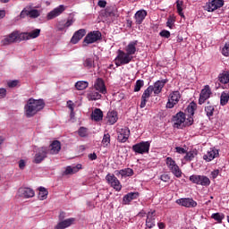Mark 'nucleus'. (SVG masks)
Wrapping results in <instances>:
<instances>
[{
	"mask_svg": "<svg viewBox=\"0 0 229 229\" xmlns=\"http://www.w3.org/2000/svg\"><path fill=\"white\" fill-rule=\"evenodd\" d=\"M44 106H46V104L43 99L29 98L24 106V114L28 118L33 117L37 115L40 110H44Z\"/></svg>",
	"mask_w": 229,
	"mask_h": 229,
	"instance_id": "nucleus-1",
	"label": "nucleus"
},
{
	"mask_svg": "<svg viewBox=\"0 0 229 229\" xmlns=\"http://www.w3.org/2000/svg\"><path fill=\"white\" fill-rule=\"evenodd\" d=\"M22 32L19 30H13L9 35L4 36V38L1 40L2 46H12V44H15V42H22L21 38Z\"/></svg>",
	"mask_w": 229,
	"mask_h": 229,
	"instance_id": "nucleus-2",
	"label": "nucleus"
},
{
	"mask_svg": "<svg viewBox=\"0 0 229 229\" xmlns=\"http://www.w3.org/2000/svg\"><path fill=\"white\" fill-rule=\"evenodd\" d=\"M131 60H133V55H129L126 52L119 49L114 62L116 67H121V65H128Z\"/></svg>",
	"mask_w": 229,
	"mask_h": 229,
	"instance_id": "nucleus-3",
	"label": "nucleus"
},
{
	"mask_svg": "<svg viewBox=\"0 0 229 229\" xmlns=\"http://www.w3.org/2000/svg\"><path fill=\"white\" fill-rule=\"evenodd\" d=\"M165 164L169 171L174 174V176H175L176 178H182V169H180V166H178L176 161H174L173 157H166Z\"/></svg>",
	"mask_w": 229,
	"mask_h": 229,
	"instance_id": "nucleus-4",
	"label": "nucleus"
},
{
	"mask_svg": "<svg viewBox=\"0 0 229 229\" xmlns=\"http://www.w3.org/2000/svg\"><path fill=\"white\" fill-rule=\"evenodd\" d=\"M149 148H151V142L149 141H141L136 143L132 146V151L136 155H144L149 153Z\"/></svg>",
	"mask_w": 229,
	"mask_h": 229,
	"instance_id": "nucleus-5",
	"label": "nucleus"
},
{
	"mask_svg": "<svg viewBox=\"0 0 229 229\" xmlns=\"http://www.w3.org/2000/svg\"><path fill=\"white\" fill-rule=\"evenodd\" d=\"M47 155H49V148L47 147H40L36 150V154L34 156L33 164H42L46 158H47Z\"/></svg>",
	"mask_w": 229,
	"mask_h": 229,
	"instance_id": "nucleus-6",
	"label": "nucleus"
},
{
	"mask_svg": "<svg viewBox=\"0 0 229 229\" xmlns=\"http://www.w3.org/2000/svg\"><path fill=\"white\" fill-rule=\"evenodd\" d=\"M101 32L99 30H93L86 35L83 40V46H89V44H94L98 40H101Z\"/></svg>",
	"mask_w": 229,
	"mask_h": 229,
	"instance_id": "nucleus-7",
	"label": "nucleus"
},
{
	"mask_svg": "<svg viewBox=\"0 0 229 229\" xmlns=\"http://www.w3.org/2000/svg\"><path fill=\"white\" fill-rule=\"evenodd\" d=\"M190 182L196 185H201L202 187H208L210 185V179L205 175H191L190 176Z\"/></svg>",
	"mask_w": 229,
	"mask_h": 229,
	"instance_id": "nucleus-8",
	"label": "nucleus"
},
{
	"mask_svg": "<svg viewBox=\"0 0 229 229\" xmlns=\"http://www.w3.org/2000/svg\"><path fill=\"white\" fill-rule=\"evenodd\" d=\"M106 180L107 183L113 187V189H115L117 192L123 189V185H121V182L119 179L116 178V176L114 174H107L106 176Z\"/></svg>",
	"mask_w": 229,
	"mask_h": 229,
	"instance_id": "nucleus-9",
	"label": "nucleus"
},
{
	"mask_svg": "<svg viewBox=\"0 0 229 229\" xmlns=\"http://www.w3.org/2000/svg\"><path fill=\"white\" fill-rule=\"evenodd\" d=\"M175 203L186 208H196V207H198V202H196L193 198L178 199Z\"/></svg>",
	"mask_w": 229,
	"mask_h": 229,
	"instance_id": "nucleus-10",
	"label": "nucleus"
},
{
	"mask_svg": "<svg viewBox=\"0 0 229 229\" xmlns=\"http://www.w3.org/2000/svg\"><path fill=\"white\" fill-rule=\"evenodd\" d=\"M117 140L124 144L130 139V129L128 127L118 128L116 130Z\"/></svg>",
	"mask_w": 229,
	"mask_h": 229,
	"instance_id": "nucleus-11",
	"label": "nucleus"
},
{
	"mask_svg": "<svg viewBox=\"0 0 229 229\" xmlns=\"http://www.w3.org/2000/svg\"><path fill=\"white\" fill-rule=\"evenodd\" d=\"M182 95L180 91H174L168 97V101L166 103V108H174V106L178 105Z\"/></svg>",
	"mask_w": 229,
	"mask_h": 229,
	"instance_id": "nucleus-12",
	"label": "nucleus"
},
{
	"mask_svg": "<svg viewBox=\"0 0 229 229\" xmlns=\"http://www.w3.org/2000/svg\"><path fill=\"white\" fill-rule=\"evenodd\" d=\"M225 5V0H212L211 2H208L205 5V10L207 12H216V10H219V8H223Z\"/></svg>",
	"mask_w": 229,
	"mask_h": 229,
	"instance_id": "nucleus-13",
	"label": "nucleus"
},
{
	"mask_svg": "<svg viewBox=\"0 0 229 229\" xmlns=\"http://www.w3.org/2000/svg\"><path fill=\"white\" fill-rule=\"evenodd\" d=\"M210 96H212V89H210V86L206 85L200 91L199 105H203L207 99L210 98Z\"/></svg>",
	"mask_w": 229,
	"mask_h": 229,
	"instance_id": "nucleus-14",
	"label": "nucleus"
},
{
	"mask_svg": "<svg viewBox=\"0 0 229 229\" xmlns=\"http://www.w3.org/2000/svg\"><path fill=\"white\" fill-rule=\"evenodd\" d=\"M165 83H167L165 80L157 81L153 86H148V88L152 89L151 91L154 92L155 96H158L162 92V89L165 87Z\"/></svg>",
	"mask_w": 229,
	"mask_h": 229,
	"instance_id": "nucleus-15",
	"label": "nucleus"
},
{
	"mask_svg": "<svg viewBox=\"0 0 229 229\" xmlns=\"http://www.w3.org/2000/svg\"><path fill=\"white\" fill-rule=\"evenodd\" d=\"M40 37V29H35L30 32H21L22 40H31L33 38H38Z\"/></svg>",
	"mask_w": 229,
	"mask_h": 229,
	"instance_id": "nucleus-16",
	"label": "nucleus"
},
{
	"mask_svg": "<svg viewBox=\"0 0 229 229\" xmlns=\"http://www.w3.org/2000/svg\"><path fill=\"white\" fill-rule=\"evenodd\" d=\"M65 12V5L61 4L58 7L55 8L53 11L48 13L47 19L48 21H51L52 19H55L58 17V15H62Z\"/></svg>",
	"mask_w": 229,
	"mask_h": 229,
	"instance_id": "nucleus-17",
	"label": "nucleus"
},
{
	"mask_svg": "<svg viewBox=\"0 0 229 229\" xmlns=\"http://www.w3.org/2000/svg\"><path fill=\"white\" fill-rule=\"evenodd\" d=\"M185 123V114L183 112H179L174 117V128H181Z\"/></svg>",
	"mask_w": 229,
	"mask_h": 229,
	"instance_id": "nucleus-18",
	"label": "nucleus"
},
{
	"mask_svg": "<svg viewBox=\"0 0 229 229\" xmlns=\"http://www.w3.org/2000/svg\"><path fill=\"white\" fill-rule=\"evenodd\" d=\"M84 35H87V30L85 29H80L79 30L75 31L71 38L72 44H78L80 40L83 38Z\"/></svg>",
	"mask_w": 229,
	"mask_h": 229,
	"instance_id": "nucleus-19",
	"label": "nucleus"
},
{
	"mask_svg": "<svg viewBox=\"0 0 229 229\" xmlns=\"http://www.w3.org/2000/svg\"><path fill=\"white\" fill-rule=\"evenodd\" d=\"M60 149H62V143L58 140H54L48 148V154L58 155V153H60Z\"/></svg>",
	"mask_w": 229,
	"mask_h": 229,
	"instance_id": "nucleus-20",
	"label": "nucleus"
},
{
	"mask_svg": "<svg viewBox=\"0 0 229 229\" xmlns=\"http://www.w3.org/2000/svg\"><path fill=\"white\" fill-rule=\"evenodd\" d=\"M74 221H76V218L71 217L67 218L64 221L59 222L56 225H55L54 229H65L69 228L72 225H74Z\"/></svg>",
	"mask_w": 229,
	"mask_h": 229,
	"instance_id": "nucleus-21",
	"label": "nucleus"
},
{
	"mask_svg": "<svg viewBox=\"0 0 229 229\" xmlns=\"http://www.w3.org/2000/svg\"><path fill=\"white\" fill-rule=\"evenodd\" d=\"M152 89L148 87V89H146L141 96V102L140 105V108H145L146 107V103H148V99H149V98H151V94H153V91H151Z\"/></svg>",
	"mask_w": 229,
	"mask_h": 229,
	"instance_id": "nucleus-22",
	"label": "nucleus"
},
{
	"mask_svg": "<svg viewBox=\"0 0 229 229\" xmlns=\"http://www.w3.org/2000/svg\"><path fill=\"white\" fill-rule=\"evenodd\" d=\"M217 157H219V150L216 148H210L208 150L207 154L204 155L203 158L207 162H212V160H214V158H217Z\"/></svg>",
	"mask_w": 229,
	"mask_h": 229,
	"instance_id": "nucleus-23",
	"label": "nucleus"
},
{
	"mask_svg": "<svg viewBox=\"0 0 229 229\" xmlns=\"http://www.w3.org/2000/svg\"><path fill=\"white\" fill-rule=\"evenodd\" d=\"M137 44H139V41H131L126 47H125V53L129 55L130 56H133L135 53H137Z\"/></svg>",
	"mask_w": 229,
	"mask_h": 229,
	"instance_id": "nucleus-24",
	"label": "nucleus"
},
{
	"mask_svg": "<svg viewBox=\"0 0 229 229\" xmlns=\"http://www.w3.org/2000/svg\"><path fill=\"white\" fill-rule=\"evenodd\" d=\"M18 192L21 198L28 199L33 198V196H35V191H33L31 188H20Z\"/></svg>",
	"mask_w": 229,
	"mask_h": 229,
	"instance_id": "nucleus-25",
	"label": "nucleus"
},
{
	"mask_svg": "<svg viewBox=\"0 0 229 229\" xmlns=\"http://www.w3.org/2000/svg\"><path fill=\"white\" fill-rule=\"evenodd\" d=\"M148 16V12L144 9L139 10L134 14V19L136 21V24H142L144 22V19Z\"/></svg>",
	"mask_w": 229,
	"mask_h": 229,
	"instance_id": "nucleus-26",
	"label": "nucleus"
},
{
	"mask_svg": "<svg viewBox=\"0 0 229 229\" xmlns=\"http://www.w3.org/2000/svg\"><path fill=\"white\" fill-rule=\"evenodd\" d=\"M156 211H149L147 214V219H146V226L148 228H153L155 226V217H156Z\"/></svg>",
	"mask_w": 229,
	"mask_h": 229,
	"instance_id": "nucleus-27",
	"label": "nucleus"
},
{
	"mask_svg": "<svg viewBox=\"0 0 229 229\" xmlns=\"http://www.w3.org/2000/svg\"><path fill=\"white\" fill-rule=\"evenodd\" d=\"M139 198V192H130L126 194L123 199V205H130L133 199H137Z\"/></svg>",
	"mask_w": 229,
	"mask_h": 229,
	"instance_id": "nucleus-28",
	"label": "nucleus"
},
{
	"mask_svg": "<svg viewBox=\"0 0 229 229\" xmlns=\"http://www.w3.org/2000/svg\"><path fill=\"white\" fill-rule=\"evenodd\" d=\"M119 119L116 111H109L106 114V121L109 124H115Z\"/></svg>",
	"mask_w": 229,
	"mask_h": 229,
	"instance_id": "nucleus-29",
	"label": "nucleus"
},
{
	"mask_svg": "<svg viewBox=\"0 0 229 229\" xmlns=\"http://www.w3.org/2000/svg\"><path fill=\"white\" fill-rule=\"evenodd\" d=\"M95 89L100 92V94H106V88L105 87V81L102 79H97L94 84Z\"/></svg>",
	"mask_w": 229,
	"mask_h": 229,
	"instance_id": "nucleus-30",
	"label": "nucleus"
},
{
	"mask_svg": "<svg viewBox=\"0 0 229 229\" xmlns=\"http://www.w3.org/2000/svg\"><path fill=\"white\" fill-rule=\"evenodd\" d=\"M114 174L116 176L126 177V176H133V169L131 168H125L122 170L114 171Z\"/></svg>",
	"mask_w": 229,
	"mask_h": 229,
	"instance_id": "nucleus-31",
	"label": "nucleus"
},
{
	"mask_svg": "<svg viewBox=\"0 0 229 229\" xmlns=\"http://www.w3.org/2000/svg\"><path fill=\"white\" fill-rule=\"evenodd\" d=\"M204 112L208 119H210V117H214V112H216V106L210 104V102H208L204 108Z\"/></svg>",
	"mask_w": 229,
	"mask_h": 229,
	"instance_id": "nucleus-32",
	"label": "nucleus"
},
{
	"mask_svg": "<svg viewBox=\"0 0 229 229\" xmlns=\"http://www.w3.org/2000/svg\"><path fill=\"white\" fill-rule=\"evenodd\" d=\"M91 119L97 123L103 121V111L99 108H96L91 114Z\"/></svg>",
	"mask_w": 229,
	"mask_h": 229,
	"instance_id": "nucleus-33",
	"label": "nucleus"
},
{
	"mask_svg": "<svg viewBox=\"0 0 229 229\" xmlns=\"http://www.w3.org/2000/svg\"><path fill=\"white\" fill-rule=\"evenodd\" d=\"M80 169H81V165H77L76 166H67L64 172V174H75V173H78Z\"/></svg>",
	"mask_w": 229,
	"mask_h": 229,
	"instance_id": "nucleus-34",
	"label": "nucleus"
},
{
	"mask_svg": "<svg viewBox=\"0 0 229 229\" xmlns=\"http://www.w3.org/2000/svg\"><path fill=\"white\" fill-rule=\"evenodd\" d=\"M218 81L222 83V85H226V83H229V72H223L222 73H219Z\"/></svg>",
	"mask_w": 229,
	"mask_h": 229,
	"instance_id": "nucleus-35",
	"label": "nucleus"
},
{
	"mask_svg": "<svg viewBox=\"0 0 229 229\" xmlns=\"http://www.w3.org/2000/svg\"><path fill=\"white\" fill-rule=\"evenodd\" d=\"M198 156V150L197 149H191L188 152H186V155L184 157V160L187 162H191L194 160V158Z\"/></svg>",
	"mask_w": 229,
	"mask_h": 229,
	"instance_id": "nucleus-36",
	"label": "nucleus"
},
{
	"mask_svg": "<svg viewBox=\"0 0 229 229\" xmlns=\"http://www.w3.org/2000/svg\"><path fill=\"white\" fill-rule=\"evenodd\" d=\"M96 58L94 57H89L84 60L83 65L87 69H92V67H96V63H95Z\"/></svg>",
	"mask_w": 229,
	"mask_h": 229,
	"instance_id": "nucleus-37",
	"label": "nucleus"
},
{
	"mask_svg": "<svg viewBox=\"0 0 229 229\" xmlns=\"http://www.w3.org/2000/svg\"><path fill=\"white\" fill-rule=\"evenodd\" d=\"M49 194V191L44 187L39 188V193H38V199L40 201H44V199H47V195Z\"/></svg>",
	"mask_w": 229,
	"mask_h": 229,
	"instance_id": "nucleus-38",
	"label": "nucleus"
},
{
	"mask_svg": "<svg viewBox=\"0 0 229 229\" xmlns=\"http://www.w3.org/2000/svg\"><path fill=\"white\" fill-rule=\"evenodd\" d=\"M229 101V92L228 91H223L220 97V105L222 106H225Z\"/></svg>",
	"mask_w": 229,
	"mask_h": 229,
	"instance_id": "nucleus-39",
	"label": "nucleus"
},
{
	"mask_svg": "<svg viewBox=\"0 0 229 229\" xmlns=\"http://www.w3.org/2000/svg\"><path fill=\"white\" fill-rule=\"evenodd\" d=\"M89 87V82L85 81H79L75 83V88L77 90H85Z\"/></svg>",
	"mask_w": 229,
	"mask_h": 229,
	"instance_id": "nucleus-40",
	"label": "nucleus"
},
{
	"mask_svg": "<svg viewBox=\"0 0 229 229\" xmlns=\"http://www.w3.org/2000/svg\"><path fill=\"white\" fill-rule=\"evenodd\" d=\"M88 98L89 101H97V99H101V94L98 91H91L89 95Z\"/></svg>",
	"mask_w": 229,
	"mask_h": 229,
	"instance_id": "nucleus-41",
	"label": "nucleus"
},
{
	"mask_svg": "<svg viewBox=\"0 0 229 229\" xmlns=\"http://www.w3.org/2000/svg\"><path fill=\"white\" fill-rule=\"evenodd\" d=\"M176 8H177V12H178L179 15L181 17H185V15L183 14V1L177 0L176 1Z\"/></svg>",
	"mask_w": 229,
	"mask_h": 229,
	"instance_id": "nucleus-42",
	"label": "nucleus"
},
{
	"mask_svg": "<svg viewBox=\"0 0 229 229\" xmlns=\"http://www.w3.org/2000/svg\"><path fill=\"white\" fill-rule=\"evenodd\" d=\"M104 15L106 17H115V9H114L113 7H107L104 12Z\"/></svg>",
	"mask_w": 229,
	"mask_h": 229,
	"instance_id": "nucleus-43",
	"label": "nucleus"
},
{
	"mask_svg": "<svg viewBox=\"0 0 229 229\" xmlns=\"http://www.w3.org/2000/svg\"><path fill=\"white\" fill-rule=\"evenodd\" d=\"M211 217L212 219H215V221H217V223H222L225 219V215L222 213H214Z\"/></svg>",
	"mask_w": 229,
	"mask_h": 229,
	"instance_id": "nucleus-44",
	"label": "nucleus"
},
{
	"mask_svg": "<svg viewBox=\"0 0 229 229\" xmlns=\"http://www.w3.org/2000/svg\"><path fill=\"white\" fill-rule=\"evenodd\" d=\"M28 13H29V17H30L31 19H37L38 17H40V11L37 9H32L29 11Z\"/></svg>",
	"mask_w": 229,
	"mask_h": 229,
	"instance_id": "nucleus-45",
	"label": "nucleus"
},
{
	"mask_svg": "<svg viewBox=\"0 0 229 229\" xmlns=\"http://www.w3.org/2000/svg\"><path fill=\"white\" fill-rule=\"evenodd\" d=\"M102 144L104 148H106L110 145V134L106 133L104 134L103 140H102Z\"/></svg>",
	"mask_w": 229,
	"mask_h": 229,
	"instance_id": "nucleus-46",
	"label": "nucleus"
},
{
	"mask_svg": "<svg viewBox=\"0 0 229 229\" xmlns=\"http://www.w3.org/2000/svg\"><path fill=\"white\" fill-rule=\"evenodd\" d=\"M142 87H144V81L142 80H138L135 83L134 86V92H139L140 91V89H142Z\"/></svg>",
	"mask_w": 229,
	"mask_h": 229,
	"instance_id": "nucleus-47",
	"label": "nucleus"
},
{
	"mask_svg": "<svg viewBox=\"0 0 229 229\" xmlns=\"http://www.w3.org/2000/svg\"><path fill=\"white\" fill-rule=\"evenodd\" d=\"M74 22H76V19L74 18V16H70L64 23V26L66 27V29L71 28V26H72Z\"/></svg>",
	"mask_w": 229,
	"mask_h": 229,
	"instance_id": "nucleus-48",
	"label": "nucleus"
},
{
	"mask_svg": "<svg viewBox=\"0 0 229 229\" xmlns=\"http://www.w3.org/2000/svg\"><path fill=\"white\" fill-rule=\"evenodd\" d=\"M196 104L191 103L187 107V112L190 114V115H194V112L196 111Z\"/></svg>",
	"mask_w": 229,
	"mask_h": 229,
	"instance_id": "nucleus-49",
	"label": "nucleus"
},
{
	"mask_svg": "<svg viewBox=\"0 0 229 229\" xmlns=\"http://www.w3.org/2000/svg\"><path fill=\"white\" fill-rule=\"evenodd\" d=\"M17 85H19L18 80L9 81L7 82V87H9V89H13L14 87H17Z\"/></svg>",
	"mask_w": 229,
	"mask_h": 229,
	"instance_id": "nucleus-50",
	"label": "nucleus"
},
{
	"mask_svg": "<svg viewBox=\"0 0 229 229\" xmlns=\"http://www.w3.org/2000/svg\"><path fill=\"white\" fill-rule=\"evenodd\" d=\"M78 133L80 137H87V128L81 127L78 131Z\"/></svg>",
	"mask_w": 229,
	"mask_h": 229,
	"instance_id": "nucleus-51",
	"label": "nucleus"
},
{
	"mask_svg": "<svg viewBox=\"0 0 229 229\" xmlns=\"http://www.w3.org/2000/svg\"><path fill=\"white\" fill-rule=\"evenodd\" d=\"M222 54L224 55V56H229V44L226 43L225 45V47L222 49Z\"/></svg>",
	"mask_w": 229,
	"mask_h": 229,
	"instance_id": "nucleus-52",
	"label": "nucleus"
},
{
	"mask_svg": "<svg viewBox=\"0 0 229 229\" xmlns=\"http://www.w3.org/2000/svg\"><path fill=\"white\" fill-rule=\"evenodd\" d=\"M28 15H30V11L24 8L20 13V19H25L26 17H28Z\"/></svg>",
	"mask_w": 229,
	"mask_h": 229,
	"instance_id": "nucleus-53",
	"label": "nucleus"
},
{
	"mask_svg": "<svg viewBox=\"0 0 229 229\" xmlns=\"http://www.w3.org/2000/svg\"><path fill=\"white\" fill-rule=\"evenodd\" d=\"M160 37H163L164 38H169V37H171V32H169V30H162L159 33Z\"/></svg>",
	"mask_w": 229,
	"mask_h": 229,
	"instance_id": "nucleus-54",
	"label": "nucleus"
},
{
	"mask_svg": "<svg viewBox=\"0 0 229 229\" xmlns=\"http://www.w3.org/2000/svg\"><path fill=\"white\" fill-rule=\"evenodd\" d=\"M166 26L170 28V30H173V26H174V20L173 18H168Z\"/></svg>",
	"mask_w": 229,
	"mask_h": 229,
	"instance_id": "nucleus-55",
	"label": "nucleus"
},
{
	"mask_svg": "<svg viewBox=\"0 0 229 229\" xmlns=\"http://www.w3.org/2000/svg\"><path fill=\"white\" fill-rule=\"evenodd\" d=\"M176 153H179V155H185L187 153V150L182 147H176L175 148Z\"/></svg>",
	"mask_w": 229,
	"mask_h": 229,
	"instance_id": "nucleus-56",
	"label": "nucleus"
},
{
	"mask_svg": "<svg viewBox=\"0 0 229 229\" xmlns=\"http://www.w3.org/2000/svg\"><path fill=\"white\" fill-rule=\"evenodd\" d=\"M6 98V89L0 88V99H4Z\"/></svg>",
	"mask_w": 229,
	"mask_h": 229,
	"instance_id": "nucleus-57",
	"label": "nucleus"
},
{
	"mask_svg": "<svg viewBox=\"0 0 229 229\" xmlns=\"http://www.w3.org/2000/svg\"><path fill=\"white\" fill-rule=\"evenodd\" d=\"M58 31H65L67 30V27L65 26V23H58L57 25Z\"/></svg>",
	"mask_w": 229,
	"mask_h": 229,
	"instance_id": "nucleus-58",
	"label": "nucleus"
},
{
	"mask_svg": "<svg viewBox=\"0 0 229 229\" xmlns=\"http://www.w3.org/2000/svg\"><path fill=\"white\" fill-rule=\"evenodd\" d=\"M160 180H162V182H167L169 180H171V178L169 177V174H162Z\"/></svg>",
	"mask_w": 229,
	"mask_h": 229,
	"instance_id": "nucleus-59",
	"label": "nucleus"
},
{
	"mask_svg": "<svg viewBox=\"0 0 229 229\" xmlns=\"http://www.w3.org/2000/svg\"><path fill=\"white\" fill-rule=\"evenodd\" d=\"M98 5L100 7V8H105L106 6V1L105 0H99L98 3Z\"/></svg>",
	"mask_w": 229,
	"mask_h": 229,
	"instance_id": "nucleus-60",
	"label": "nucleus"
},
{
	"mask_svg": "<svg viewBox=\"0 0 229 229\" xmlns=\"http://www.w3.org/2000/svg\"><path fill=\"white\" fill-rule=\"evenodd\" d=\"M88 158L89 160H98V155H96V153L89 154Z\"/></svg>",
	"mask_w": 229,
	"mask_h": 229,
	"instance_id": "nucleus-61",
	"label": "nucleus"
},
{
	"mask_svg": "<svg viewBox=\"0 0 229 229\" xmlns=\"http://www.w3.org/2000/svg\"><path fill=\"white\" fill-rule=\"evenodd\" d=\"M19 167L20 169H24L26 167V162L24 161V159L19 161Z\"/></svg>",
	"mask_w": 229,
	"mask_h": 229,
	"instance_id": "nucleus-62",
	"label": "nucleus"
},
{
	"mask_svg": "<svg viewBox=\"0 0 229 229\" xmlns=\"http://www.w3.org/2000/svg\"><path fill=\"white\" fill-rule=\"evenodd\" d=\"M211 176L214 180L215 178H217V176H219V170H214L213 172H211Z\"/></svg>",
	"mask_w": 229,
	"mask_h": 229,
	"instance_id": "nucleus-63",
	"label": "nucleus"
},
{
	"mask_svg": "<svg viewBox=\"0 0 229 229\" xmlns=\"http://www.w3.org/2000/svg\"><path fill=\"white\" fill-rule=\"evenodd\" d=\"M137 216H138V217H146V216H148V214L146 213V211L141 210Z\"/></svg>",
	"mask_w": 229,
	"mask_h": 229,
	"instance_id": "nucleus-64",
	"label": "nucleus"
}]
</instances>
